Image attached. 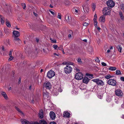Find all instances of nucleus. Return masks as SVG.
Here are the masks:
<instances>
[{
	"label": "nucleus",
	"mask_w": 124,
	"mask_h": 124,
	"mask_svg": "<svg viewBox=\"0 0 124 124\" xmlns=\"http://www.w3.org/2000/svg\"><path fill=\"white\" fill-rule=\"evenodd\" d=\"M21 121L22 124H34V122H30L25 119H22Z\"/></svg>",
	"instance_id": "nucleus-11"
},
{
	"label": "nucleus",
	"mask_w": 124,
	"mask_h": 124,
	"mask_svg": "<svg viewBox=\"0 0 124 124\" xmlns=\"http://www.w3.org/2000/svg\"><path fill=\"white\" fill-rule=\"evenodd\" d=\"M112 77V76H111L110 75H108L105 76V78L107 79H108L110 78H111Z\"/></svg>",
	"instance_id": "nucleus-35"
},
{
	"label": "nucleus",
	"mask_w": 124,
	"mask_h": 124,
	"mask_svg": "<svg viewBox=\"0 0 124 124\" xmlns=\"http://www.w3.org/2000/svg\"><path fill=\"white\" fill-rule=\"evenodd\" d=\"M50 124H57L56 123L54 122H51L50 123Z\"/></svg>",
	"instance_id": "nucleus-54"
},
{
	"label": "nucleus",
	"mask_w": 124,
	"mask_h": 124,
	"mask_svg": "<svg viewBox=\"0 0 124 124\" xmlns=\"http://www.w3.org/2000/svg\"><path fill=\"white\" fill-rule=\"evenodd\" d=\"M53 54L54 55H56V56H59V55H58V54L55 53H53Z\"/></svg>",
	"instance_id": "nucleus-59"
},
{
	"label": "nucleus",
	"mask_w": 124,
	"mask_h": 124,
	"mask_svg": "<svg viewBox=\"0 0 124 124\" xmlns=\"http://www.w3.org/2000/svg\"><path fill=\"white\" fill-rule=\"evenodd\" d=\"M73 11L75 14H78L80 13V10L77 7L73 8Z\"/></svg>",
	"instance_id": "nucleus-13"
},
{
	"label": "nucleus",
	"mask_w": 124,
	"mask_h": 124,
	"mask_svg": "<svg viewBox=\"0 0 124 124\" xmlns=\"http://www.w3.org/2000/svg\"><path fill=\"white\" fill-rule=\"evenodd\" d=\"M119 14L121 19L123 20H124V16L122 12L120 11L119 12Z\"/></svg>",
	"instance_id": "nucleus-29"
},
{
	"label": "nucleus",
	"mask_w": 124,
	"mask_h": 124,
	"mask_svg": "<svg viewBox=\"0 0 124 124\" xmlns=\"http://www.w3.org/2000/svg\"><path fill=\"white\" fill-rule=\"evenodd\" d=\"M116 94L118 96H122L123 93L122 91L120 89H117L115 91Z\"/></svg>",
	"instance_id": "nucleus-10"
},
{
	"label": "nucleus",
	"mask_w": 124,
	"mask_h": 124,
	"mask_svg": "<svg viewBox=\"0 0 124 124\" xmlns=\"http://www.w3.org/2000/svg\"><path fill=\"white\" fill-rule=\"evenodd\" d=\"M50 118L53 120L55 119V113L53 111H51L50 113Z\"/></svg>",
	"instance_id": "nucleus-15"
},
{
	"label": "nucleus",
	"mask_w": 124,
	"mask_h": 124,
	"mask_svg": "<svg viewBox=\"0 0 124 124\" xmlns=\"http://www.w3.org/2000/svg\"><path fill=\"white\" fill-rule=\"evenodd\" d=\"M51 1L52 4L55 5L57 3L58 0H51Z\"/></svg>",
	"instance_id": "nucleus-27"
},
{
	"label": "nucleus",
	"mask_w": 124,
	"mask_h": 124,
	"mask_svg": "<svg viewBox=\"0 0 124 124\" xmlns=\"http://www.w3.org/2000/svg\"><path fill=\"white\" fill-rule=\"evenodd\" d=\"M21 78H19V79L18 83H20L21 82Z\"/></svg>",
	"instance_id": "nucleus-64"
},
{
	"label": "nucleus",
	"mask_w": 124,
	"mask_h": 124,
	"mask_svg": "<svg viewBox=\"0 0 124 124\" xmlns=\"http://www.w3.org/2000/svg\"><path fill=\"white\" fill-rule=\"evenodd\" d=\"M116 69V68L114 67H111L108 68L109 70L111 71H115Z\"/></svg>",
	"instance_id": "nucleus-25"
},
{
	"label": "nucleus",
	"mask_w": 124,
	"mask_h": 124,
	"mask_svg": "<svg viewBox=\"0 0 124 124\" xmlns=\"http://www.w3.org/2000/svg\"><path fill=\"white\" fill-rule=\"evenodd\" d=\"M36 40L37 42L38 43L39 42V39L38 38H36Z\"/></svg>",
	"instance_id": "nucleus-51"
},
{
	"label": "nucleus",
	"mask_w": 124,
	"mask_h": 124,
	"mask_svg": "<svg viewBox=\"0 0 124 124\" xmlns=\"http://www.w3.org/2000/svg\"><path fill=\"white\" fill-rule=\"evenodd\" d=\"M39 123L40 124H48L47 122L44 119L40 120L39 121Z\"/></svg>",
	"instance_id": "nucleus-22"
},
{
	"label": "nucleus",
	"mask_w": 124,
	"mask_h": 124,
	"mask_svg": "<svg viewBox=\"0 0 124 124\" xmlns=\"http://www.w3.org/2000/svg\"><path fill=\"white\" fill-rule=\"evenodd\" d=\"M15 108L19 112H20L21 113H22V112L17 107H15Z\"/></svg>",
	"instance_id": "nucleus-40"
},
{
	"label": "nucleus",
	"mask_w": 124,
	"mask_h": 124,
	"mask_svg": "<svg viewBox=\"0 0 124 124\" xmlns=\"http://www.w3.org/2000/svg\"><path fill=\"white\" fill-rule=\"evenodd\" d=\"M68 65H73V63L71 62H67Z\"/></svg>",
	"instance_id": "nucleus-49"
},
{
	"label": "nucleus",
	"mask_w": 124,
	"mask_h": 124,
	"mask_svg": "<svg viewBox=\"0 0 124 124\" xmlns=\"http://www.w3.org/2000/svg\"><path fill=\"white\" fill-rule=\"evenodd\" d=\"M92 81L93 82L96 83L97 85H99L103 86L104 85V82L99 78L93 79Z\"/></svg>",
	"instance_id": "nucleus-3"
},
{
	"label": "nucleus",
	"mask_w": 124,
	"mask_h": 124,
	"mask_svg": "<svg viewBox=\"0 0 124 124\" xmlns=\"http://www.w3.org/2000/svg\"><path fill=\"white\" fill-rule=\"evenodd\" d=\"M58 48L59 50H61L63 49L62 46L61 45L60 46L58 47Z\"/></svg>",
	"instance_id": "nucleus-44"
},
{
	"label": "nucleus",
	"mask_w": 124,
	"mask_h": 124,
	"mask_svg": "<svg viewBox=\"0 0 124 124\" xmlns=\"http://www.w3.org/2000/svg\"><path fill=\"white\" fill-rule=\"evenodd\" d=\"M49 93L48 92H46L45 93L44 92L43 93V95L45 97H48L49 96Z\"/></svg>",
	"instance_id": "nucleus-31"
},
{
	"label": "nucleus",
	"mask_w": 124,
	"mask_h": 124,
	"mask_svg": "<svg viewBox=\"0 0 124 124\" xmlns=\"http://www.w3.org/2000/svg\"><path fill=\"white\" fill-rule=\"evenodd\" d=\"M82 7L85 13H88L89 12V8L87 6H83Z\"/></svg>",
	"instance_id": "nucleus-14"
},
{
	"label": "nucleus",
	"mask_w": 124,
	"mask_h": 124,
	"mask_svg": "<svg viewBox=\"0 0 124 124\" xmlns=\"http://www.w3.org/2000/svg\"><path fill=\"white\" fill-rule=\"evenodd\" d=\"M3 34L1 31L0 30V38L2 36Z\"/></svg>",
	"instance_id": "nucleus-48"
},
{
	"label": "nucleus",
	"mask_w": 124,
	"mask_h": 124,
	"mask_svg": "<svg viewBox=\"0 0 124 124\" xmlns=\"http://www.w3.org/2000/svg\"><path fill=\"white\" fill-rule=\"evenodd\" d=\"M49 11L54 16H55V14L53 11L51 10H49Z\"/></svg>",
	"instance_id": "nucleus-43"
},
{
	"label": "nucleus",
	"mask_w": 124,
	"mask_h": 124,
	"mask_svg": "<svg viewBox=\"0 0 124 124\" xmlns=\"http://www.w3.org/2000/svg\"><path fill=\"white\" fill-rule=\"evenodd\" d=\"M72 68L70 65H67L64 69V72L66 74H69L72 72Z\"/></svg>",
	"instance_id": "nucleus-1"
},
{
	"label": "nucleus",
	"mask_w": 124,
	"mask_h": 124,
	"mask_svg": "<svg viewBox=\"0 0 124 124\" xmlns=\"http://www.w3.org/2000/svg\"><path fill=\"white\" fill-rule=\"evenodd\" d=\"M13 51V49H12L11 50H10V53L9 54V56H12V52Z\"/></svg>",
	"instance_id": "nucleus-42"
},
{
	"label": "nucleus",
	"mask_w": 124,
	"mask_h": 124,
	"mask_svg": "<svg viewBox=\"0 0 124 124\" xmlns=\"http://www.w3.org/2000/svg\"><path fill=\"white\" fill-rule=\"evenodd\" d=\"M100 93H99V95H98V97L99 98H100L101 99V98L103 96V95H101V96H100Z\"/></svg>",
	"instance_id": "nucleus-52"
},
{
	"label": "nucleus",
	"mask_w": 124,
	"mask_h": 124,
	"mask_svg": "<svg viewBox=\"0 0 124 124\" xmlns=\"http://www.w3.org/2000/svg\"><path fill=\"white\" fill-rule=\"evenodd\" d=\"M1 93L5 99L7 100L8 99V97L5 92H1Z\"/></svg>",
	"instance_id": "nucleus-21"
},
{
	"label": "nucleus",
	"mask_w": 124,
	"mask_h": 124,
	"mask_svg": "<svg viewBox=\"0 0 124 124\" xmlns=\"http://www.w3.org/2000/svg\"><path fill=\"white\" fill-rule=\"evenodd\" d=\"M43 86L44 87L47 89L50 90L51 88L52 85L50 82H46L44 83Z\"/></svg>",
	"instance_id": "nucleus-5"
},
{
	"label": "nucleus",
	"mask_w": 124,
	"mask_h": 124,
	"mask_svg": "<svg viewBox=\"0 0 124 124\" xmlns=\"http://www.w3.org/2000/svg\"><path fill=\"white\" fill-rule=\"evenodd\" d=\"M4 31L5 33L7 35H9L10 33V31L7 28H6L4 29Z\"/></svg>",
	"instance_id": "nucleus-23"
},
{
	"label": "nucleus",
	"mask_w": 124,
	"mask_h": 124,
	"mask_svg": "<svg viewBox=\"0 0 124 124\" xmlns=\"http://www.w3.org/2000/svg\"><path fill=\"white\" fill-rule=\"evenodd\" d=\"M50 40L51 41V42L52 43H56V39H53L52 38H50Z\"/></svg>",
	"instance_id": "nucleus-34"
},
{
	"label": "nucleus",
	"mask_w": 124,
	"mask_h": 124,
	"mask_svg": "<svg viewBox=\"0 0 124 124\" xmlns=\"http://www.w3.org/2000/svg\"><path fill=\"white\" fill-rule=\"evenodd\" d=\"M55 74V73L54 71L50 70L47 72V76L48 78H51L54 76Z\"/></svg>",
	"instance_id": "nucleus-7"
},
{
	"label": "nucleus",
	"mask_w": 124,
	"mask_h": 124,
	"mask_svg": "<svg viewBox=\"0 0 124 124\" xmlns=\"http://www.w3.org/2000/svg\"><path fill=\"white\" fill-rule=\"evenodd\" d=\"M120 79L121 81H124V77H121L120 78Z\"/></svg>",
	"instance_id": "nucleus-55"
},
{
	"label": "nucleus",
	"mask_w": 124,
	"mask_h": 124,
	"mask_svg": "<svg viewBox=\"0 0 124 124\" xmlns=\"http://www.w3.org/2000/svg\"><path fill=\"white\" fill-rule=\"evenodd\" d=\"M52 93V95L54 96H56L58 94V89H53Z\"/></svg>",
	"instance_id": "nucleus-12"
},
{
	"label": "nucleus",
	"mask_w": 124,
	"mask_h": 124,
	"mask_svg": "<svg viewBox=\"0 0 124 124\" xmlns=\"http://www.w3.org/2000/svg\"><path fill=\"white\" fill-rule=\"evenodd\" d=\"M107 6L109 8H111L115 6V3L112 0H108L107 2Z\"/></svg>",
	"instance_id": "nucleus-2"
},
{
	"label": "nucleus",
	"mask_w": 124,
	"mask_h": 124,
	"mask_svg": "<svg viewBox=\"0 0 124 124\" xmlns=\"http://www.w3.org/2000/svg\"><path fill=\"white\" fill-rule=\"evenodd\" d=\"M63 115L64 117L69 118L70 114L69 112H65L64 113Z\"/></svg>",
	"instance_id": "nucleus-20"
},
{
	"label": "nucleus",
	"mask_w": 124,
	"mask_h": 124,
	"mask_svg": "<svg viewBox=\"0 0 124 124\" xmlns=\"http://www.w3.org/2000/svg\"><path fill=\"white\" fill-rule=\"evenodd\" d=\"M58 90V92L59 91L60 92H61L62 91V89H61V87H59Z\"/></svg>",
	"instance_id": "nucleus-47"
},
{
	"label": "nucleus",
	"mask_w": 124,
	"mask_h": 124,
	"mask_svg": "<svg viewBox=\"0 0 124 124\" xmlns=\"http://www.w3.org/2000/svg\"><path fill=\"white\" fill-rule=\"evenodd\" d=\"M93 20L94 23H97V21L96 19L94 18Z\"/></svg>",
	"instance_id": "nucleus-46"
},
{
	"label": "nucleus",
	"mask_w": 124,
	"mask_h": 124,
	"mask_svg": "<svg viewBox=\"0 0 124 124\" xmlns=\"http://www.w3.org/2000/svg\"><path fill=\"white\" fill-rule=\"evenodd\" d=\"M57 18L60 19H61V15L60 13H58L57 16Z\"/></svg>",
	"instance_id": "nucleus-36"
},
{
	"label": "nucleus",
	"mask_w": 124,
	"mask_h": 124,
	"mask_svg": "<svg viewBox=\"0 0 124 124\" xmlns=\"http://www.w3.org/2000/svg\"><path fill=\"white\" fill-rule=\"evenodd\" d=\"M6 24L7 26L8 27H10L11 26V25L10 24Z\"/></svg>",
	"instance_id": "nucleus-53"
},
{
	"label": "nucleus",
	"mask_w": 124,
	"mask_h": 124,
	"mask_svg": "<svg viewBox=\"0 0 124 124\" xmlns=\"http://www.w3.org/2000/svg\"><path fill=\"white\" fill-rule=\"evenodd\" d=\"M92 8L93 11H94L96 7L95 4L94 3H92Z\"/></svg>",
	"instance_id": "nucleus-28"
},
{
	"label": "nucleus",
	"mask_w": 124,
	"mask_h": 124,
	"mask_svg": "<svg viewBox=\"0 0 124 124\" xmlns=\"http://www.w3.org/2000/svg\"><path fill=\"white\" fill-rule=\"evenodd\" d=\"M89 79L88 78L85 77L83 80V83L87 84L89 82Z\"/></svg>",
	"instance_id": "nucleus-19"
},
{
	"label": "nucleus",
	"mask_w": 124,
	"mask_h": 124,
	"mask_svg": "<svg viewBox=\"0 0 124 124\" xmlns=\"http://www.w3.org/2000/svg\"><path fill=\"white\" fill-rule=\"evenodd\" d=\"M0 18L1 19V23H4L5 22L4 18L1 15H0Z\"/></svg>",
	"instance_id": "nucleus-26"
},
{
	"label": "nucleus",
	"mask_w": 124,
	"mask_h": 124,
	"mask_svg": "<svg viewBox=\"0 0 124 124\" xmlns=\"http://www.w3.org/2000/svg\"><path fill=\"white\" fill-rule=\"evenodd\" d=\"M62 64L63 65H68L67 62H64L62 63Z\"/></svg>",
	"instance_id": "nucleus-56"
},
{
	"label": "nucleus",
	"mask_w": 124,
	"mask_h": 124,
	"mask_svg": "<svg viewBox=\"0 0 124 124\" xmlns=\"http://www.w3.org/2000/svg\"><path fill=\"white\" fill-rule=\"evenodd\" d=\"M103 13L104 15H109L110 14V10L107 7L103 8L102 10Z\"/></svg>",
	"instance_id": "nucleus-4"
},
{
	"label": "nucleus",
	"mask_w": 124,
	"mask_h": 124,
	"mask_svg": "<svg viewBox=\"0 0 124 124\" xmlns=\"http://www.w3.org/2000/svg\"><path fill=\"white\" fill-rule=\"evenodd\" d=\"M99 20L101 22H104L105 20V16L103 15L101 16L99 18Z\"/></svg>",
	"instance_id": "nucleus-17"
},
{
	"label": "nucleus",
	"mask_w": 124,
	"mask_h": 124,
	"mask_svg": "<svg viewBox=\"0 0 124 124\" xmlns=\"http://www.w3.org/2000/svg\"><path fill=\"white\" fill-rule=\"evenodd\" d=\"M14 39L15 41V43H16V42L17 41L20 44V42L21 41L20 39L18 38V37H14Z\"/></svg>",
	"instance_id": "nucleus-24"
},
{
	"label": "nucleus",
	"mask_w": 124,
	"mask_h": 124,
	"mask_svg": "<svg viewBox=\"0 0 124 124\" xmlns=\"http://www.w3.org/2000/svg\"><path fill=\"white\" fill-rule=\"evenodd\" d=\"M95 61L98 62H100V60L98 57H96L95 59Z\"/></svg>",
	"instance_id": "nucleus-39"
},
{
	"label": "nucleus",
	"mask_w": 124,
	"mask_h": 124,
	"mask_svg": "<svg viewBox=\"0 0 124 124\" xmlns=\"http://www.w3.org/2000/svg\"><path fill=\"white\" fill-rule=\"evenodd\" d=\"M6 23H10V22H9L8 20L7 19H6L5 20Z\"/></svg>",
	"instance_id": "nucleus-57"
},
{
	"label": "nucleus",
	"mask_w": 124,
	"mask_h": 124,
	"mask_svg": "<svg viewBox=\"0 0 124 124\" xmlns=\"http://www.w3.org/2000/svg\"><path fill=\"white\" fill-rule=\"evenodd\" d=\"M39 116L41 119H42L44 117V114L43 110L42 109L40 110L39 113Z\"/></svg>",
	"instance_id": "nucleus-16"
},
{
	"label": "nucleus",
	"mask_w": 124,
	"mask_h": 124,
	"mask_svg": "<svg viewBox=\"0 0 124 124\" xmlns=\"http://www.w3.org/2000/svg\"><path fill=\"white\" fill-rule=\"evenodd\" d=\"M2 51H5L4 48V46H2Z\"/></svg>",
	"instance_id": "nucleus-60"
},
{
	"label": "nucleus",
	"mask_w": 124,
	"mask_h": 124,
	"mask_svg": "<svg viewBox=\"0 0 124 124\" xmlns=\"http://www.w3.org/2000/svg\"><path fill=\"white\" fill-rule=\"evenodd\" d=\"M94 18L97 19V15L96 14H95L94 16Z\"/></svg>",
	"instance_id": "nucleus-58"
},
{
	"label": "nucleus",
	"mask_w": 124,
	"mask_h": 124,
	"mask_svg": "<svg viewBox=\"0 0 124 124\" xmlns=\"http://www.w3.org/2000/svg\"><path fill=\"white\" fill-rule=\"evenodd\" d=\"M10 57V58L8 59V61H10L12 60L13 59V57L12 56H9Z\"/></svg>",
	"instance_id": "nucleus-41"
},
{
	"label": "nucleus",
	"mask_w": 124,
	"mask_h": 124,
	"mask_svg": "<svg viewBox=\"0 0 124 124\" xmlns=\"http://www.w3.org/2000/svg\"><path fill=\"white\" fill-rule=\"evenodd\" d=\"M13 33L14 37H19L20 35V32L16 31H14Z\"/></svg>",
	"instance_id": "nucleus-18"
},
{
	"label": "nucleus",
	"mask_w": 124,
	"mask_h": 124,
	"mask_svg": "<svg viewBox=\"0 0 124 124\" xmlns=\"http://www.w3.org/2000/svg\"><path fill=\"white\" fill-rule=\"evenodd\" d=\"M34 124H40L38 122H34Z\"/></svg>",
	"instance_id": "nucleus-62"
},
{
	"label": "nucleus",
	"mask_w": 124,
	"mask_h": 124,
	"mask_svg": "<svg viewBox=\"0 0 124 124\" xmlns=\"http://www.w3.org/2000/svg\"><path fill=\"white\" fill-rule=\"evenodd\" d=\"M88 24H83V25L84 26H86L88 25Z\"/></svg>",
	"instance_id": "nucleus-63"
},
{
	"label": "nucleus",
	"mask_w": 124,
	"mask_h": 124,
	"mask_svg": "<svg viewBox=\"0 0 124 124\" xmlns=\"http://www.w3.org/2000/svg\"><path fill=\"white\" fill-rule=\"evenodd\" d=\"M22 6L23 9H25L26 8V5L25 3H22L21 4Z\"/></svg>",
	"instance_id": "nucleus-37"
},
{
	"label": "nucleus",
	"mask_w": 124,
	"mask_h": 124,
	"mask_svg": "<svg viewBox=\"0 0 124 124\" xmlns=\"http://www.w3.org/2000/svg\"><path fill=\"white\" fill-rule=\"evenodd\" d=\"M118 49L119 51L120 52H121L122 50V47L120 45H119L118 48Z\"/></svg>",
	"instance_id": "nucleus-38"
},
{
	"label": "nucleus",
	"mask_w": 124,
	"mask_h": 124,
	"mask_svg": "<svg viewBox=\"0 0 124 124\" xmlns=\"http://www.w3.org/2000/svg\"><path fill=\"white\" fill-rule=\"evenodd\" d=\"M116 75H121L122 74L120 71L117 70L116 71Z\"/></svg>",
	"instance_id": "nucleus-30"
},
{
	"label": "nucleus",
	"mask_w": 124,
	"mask_h": 124,
	"mask_svg": "<svg viewBox=\"0 0 124 124\" xmlns=\"http://www.w3.org/2000/svg\"><path fill=\"white\" fill-rule=\"evenodd\" d=\"M33 14L36 16H37V14L35 12H33Z\"/></svg>",
	"instance_id": "nucleus-61"
},
{
	"label": "nucleus",
	"mask_w": 124,
	"mask_h": 124,
	"mask_svg": "<svg viewBox=\"0 0 124 124\" xmlns=\"http://www.w3.org/2000/svg\"><path fill=\"white\" fill-rule=\"evenodd\" d=\"M83 77V74L80 72H78L76 73L75 76L76 79L79 80L82 79Z\"/></svg>",
	"instance_id": "nucleus-6"
},
{
	"label": "nucleus",
	"mask_w": 124,
	"mask_h": 124,
	"mask_svg": "<svg viewBox=\"0 0 124 124\" xmlns=\"http://www.w3.org/2000/svg\"><path fill=\"white\" fill-rule=\"evenodd\" d=\"M58 46L56 45H53V47L55 49H56Z\"/></svg>",
	"instance_id": "nucleus-45"
},
{
	"label": "nucleus",
	"mask_w": 124,
	"mask_h": 124,
	"mask_svg": "<svg viewBox=\"0 0 124 124\" xmlns=\"http://www.w3.org/2000/svg\"><path fill=\"white\" fill-rule=\"evenodd\" d=\"M121 9L122 10L124 11V4H122L121 5H120Z\"/></svg>",
	"instance_id": "nucleus-33"
},
{
	"label": "nucleus",
	"mask_w": 124,
	"mask_h": 124,
	"mask_svg": "<svg viewBox=\"0 0 124 124\" xmlns=\"http://www.w3.org/2000/svg\"><path fill=\"white\" fill-rule=\"evenodd\" d=\"M102 65L103 66H106L107 65L104 62H102L101 63Z\"/></svg>",
	"instance_id": "nucleus-50"
},
{
	"label": "nucleus",
	"mask_w": 124,
	"mask_h": 124,
	"mask_svg": "<svg viewBox=\"0 0 124 124\" xmlns=\"http://www.w3.org/2000/svg\"><path fill=\"white\" fill-rule=\"evenodd\" d=\"M77 61L78 63L80 64H83V62L81 60L80 58H78Z\"/></svg>",
	"instance_id": "nucleus-32"
},
{
	"label": "nucleus",
	"mask_w": 124,
	"mask_h": 124,
	"mask_svg": "<svg viewBox=\"0 0 124 124\" xmlns=\"http://www.w3.org/2000/svg\"><path fill=\"white\" fill-rule=\"evenodd\" d=\"M108 84L113 86L116 85V82L115 80L113 79H109L108 81Z\"/></svg>",
	"instance_id": "nucleus-8"
},
{
	"label": "nucleus",
	"mask_w": 124,
	"mask_h": 124,
	"mask_svg": "<svg viewBox=\"0 0 124 124\" xmlns=\"http://www.w3.org/2000/svg\"><path fill=\"white\" fill-rule=\"evenodd\" d=\"M65 20L66 22L69 23L71 22V17L70 15L69 14H67L65 16Z\"/></svg>",
	"instance_id": "nucleus-9"
}]
</instances>
